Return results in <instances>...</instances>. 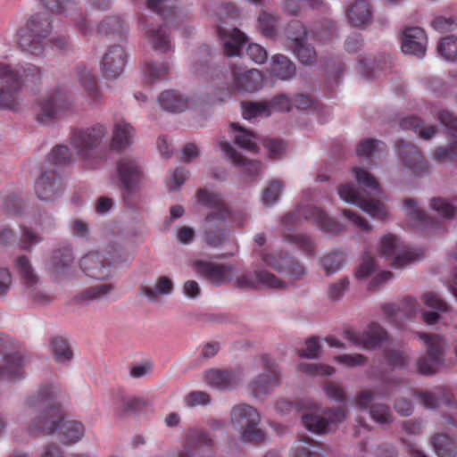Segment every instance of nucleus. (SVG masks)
I'll return each instance as SVG.
<instances>
[{
    "label": "nucleus",
    "mask_w": 457,
    "mask_h": 457,
    "mask_svg": "<svg viewBox=\"0 0 457 457\" xmlns=\"http://www.w3.org/2000/svg\"><path fill=\"white\" fill-rule=\"evenodd\" d=\"M431 444L438 457H457V446L454 440L445 434H436Z\"/></svg>",
    "instance_id": "49530a36"
},
{
    "label": "nucleus",
    "mask_w": 457,
    "mask_h": 457,
    "mask_svg": "<svg viewBox=\"0 0 457 457\" xmlns=\"http://www.w3.org/2000/svg\"><path fill=\"white\" fill-rule=\"evenodd\" d=\"M403 212L408 218L410 226L426 229L432 227L431 221L426 215L425 212L420 207L417 200L408 198L404 201Z\"/></svg>",
    "instance_id": "c9c22d12"
},
{
    "label": "nucleus",
    "mask_w": 457,
    "mask_h": 457,
    "mask_svg": "<svg viewBox=\"0 0 457 457\" xmlns=\"http://www.w3.org/2000/svg\"><path fill=\"white\" fill-rule=\"evenodd\" d=\"M218 145L225 159L231 162L233 164L242 166L244 171L251 175L257 174L261 170V163L256 161L245 160L238 154L229 143L225 141H219Z\"/></svg>",
    "instance_id": "473e14b6"
},
{
    "label": "nucleus",
    "mask_w": 457,
    "mask_h": 457,
    "mask_svg": "<svg viewBox=\"0 0 457 457\" xmlns=\"http://www.w3.org/2000/svg\"><path fill=\"white\" fill-rule=\"evenodd\" d=\"M104 256L110 265V268L115 264L126 262L129 258V253L124 248L114 245L107 247Z\"/></svg>",
    "instance_id": "774afa93"
},
{
    "label": "nucleus",
    "mask_w": 457,
    "mask_h": 457,
    "mask_svg": "<svg viewBox=\"0 0 457 457\" xmlns=\"http://www.w3.org/2000/svg\"><path fill=\"white\" fill-rule=\"evenodd\" d=\"M219 36L228 56H238L247 40L245 34L237 28L220 29Z\"/></svg>",
    "instance_id": "c756f323"
},
{
    "label": "nucleus",
    "mask_w": 457,
    "mask_h": 457,
    "mask_svg": "<svg viewBox=\"0 0 457 457\" xmlns=\"http://www.w3.org/2000/svg\"><path fill=\"white\" fill-rule=\"evenodd\" d=\"M337 194L344 202L358 206L372 218L384 220L389 214L384 204L363 195L353 184L347 183L339 186L337 187Z\"/></svg>",
    "instance_id": "0eeeda50"
},
{
    "label": "nucleus",
    "mask_w": 457,
    "mask_h": 457,
    "mask_svg": "<svg viewBox=\"0 0 457 457\" xmlns=\"http://www.w3.org/2000/svg\"><path fill=\"white\" fill-rule=\"evenodd\" d=\"M428 37L425 31L419 27L408 28L402 37V50L404 54L422 58L427 51Z\"/></svg>",
    "instance_id": "cd10ccee"
},
{
    "label": "nucleus",
    "mask_w": 457,
    "mask_h": 457,
    "mask_svg": "<svg viewBox=\"0 0 457 457\" xmlns=\"http://www.w3.org/2000/svg\"><path fill=\"white\" fill-rule=\"evenodd\" d=\"M19 74L11 64L0 62V109L18 112L21 108Z\"/></svg>",
    "instance_id": "423d86ee"
},
{
    "label": "nucleus",
    "mask_w": 457,
    "mask_h": 457,
    "mask_svg": "<svg viewBox=\"0 0 457 457\" xmlns=\"http://www.w3.org/2000/svg\"><path fill=\"white\" fill-rule=\"evenodd\" d=\"M12 66L13 68V71H15L17 74H19V82L21 83V85H22L25 81L37 79L41 75L40 68L31 63Z\"/></svg>",
    "instance_id": "69168bd1"
},
{
    "label": "nucleus",
    "mask_w": 457,
    "mask_h": 457,
    "mask_svg": "<svg viewBox=\"0 0 457 457\" xmlns=\"http://www.w3.org/2000/svg\"><path fill=\"white\" fill-rule=\"evenodd\" d=\"M16 269L20 276L22 278L25 287L28 285H34V283L38 280L30 262L26 256L17 258Z\"/></svg>",
    "instance_id": "6e6d98bb"
},
{
    "label": "nucleus",
    "mask_w": 457,
    "mask_h": 457,
    "mask_svg": "<svg viewBox=\"0 0 457 457\" xmlns=\"http://www.w3.org/2000/svg\"><path fill=\"white\" fill-rule=\"evenodd\" d=\"M303 216L306 220H312L319 226L321 231L328 234H337L344 229V226L337 220L328 217L321 210L316 207H308L307 209H298L295 214L285 217V226L289 225L292 220Z\"/></svg>",
    "instance_id": "aec40b11"
},
{
    "label": "nucleus",
    "mask_w": 457,
    "mask_h": 457,
    "mask_svg": "<svg viewBox=\"0 0 457 457\" xmlns=\"http://www.w3.org/2000/svg\"><path fill=\"white\" fill-rule=\"evenodd\" d=\"M270 73L277 79L288 80L295 75V65L286 55L277 54L271 57Z\"/></svg>",
    "instance_id": "58836bf2"
},
{
    "label": "nucleus",
    "mask_w": 457,
    "mask_h": 457,
    "mask_svg": "<svg viewBox=\"0 0 457 457\" xmlns=\"http://www.w3.org/2000/svg\"><path fill=\"white\" fill-rule=\"evenodd\" d=\"M113 290L112 284H101L91 287L81 294V300L93 301L100 300L109 295Z\"/></svg>",
    "instance_id": "0e129e2a"
},
{
    "label": "nucleus",
    "mask_w": 457,
    "mask_h": 457,
    "mask_svg": "<svg viewBox=\"0 0 457 457\" xmlns=\"http://www.w3.org/2000/svg\"><path fill=\"white\" fill-rule=\"evenodd\" d=\"M71 102L67 96L60 90L49 93L43 96L37 105V119L42 124H47L58 119L63 112L68 110Z\"/></svg>",
    "instance_id": "9d476101"
},
{
    "label": "nucleus",
    "mask_w": 457,
    "mask_h": 457,
    "mask_svg": "<svg viewBox=\"0 0 457 457\" xmlns=\"http://www.w3.org/2000/svg\"><path fill=\"white\" fill-rule=\"evenodd\" d=\"M345 411L342 409L329 410L320 414L317 410L305 413L302 416L303 424L311 432L315 434H325L328 432L333 425L344 421Z\"/></svg>",
    "instance_id": "4468645a"
},
{
    "label": "nucleus",
    "mask_w": 457,
    "mask_h": 457,
    "mask_svg": "<svg viewBox=\"0 0 457 457\" xmlns=\"http://www.w3.org/2000/svg\"><path fill=\"white\" fill-rule=\"evenodd\" d=\"M173 291L172 281L165 276L160 277L155 284L154 287H142L140 288V294L146 297L149 301L154 302L157 300L158 295H167Z\"/></svg>",
    "instance_id": "a18cd8bd"
},
{
    "label": "nucleus",
    "mask_w": 457,
    "mask_h": 457,
    "mask_svg": "<svg viewBox=\"0 0 457 457\" xmlns=\"http://www.w3.org/2000/svg\"><path fill=\"white\" fill-rule=\"evenodd\" d=\"M116 174L125 193L131 194L139 190L138 185L143 179V171L137 160L129 157L120 158L116 163Z\"/></svg>",
    "instance_id": "ddd939ff"
},
{
    "label": "nucleus",
    "mask_w": 457,
    "mask_h": 457,
    "mask_svg": "<svg viewBox=\"0 0 457 457\" xmlns=\"http://www.w3.org/2000/svg\"><path fill=\"white\" fill-rule=\"evenodd\" d=\"M58 431L64 445H73L85 436V426L79 420H67L63 415Z\"/></svg>",
    "instance_id": "f704fd0d"
},
{
    "label": "nucleus",
    "mask_w": 457,
    "mask_h": 457,
    "mask_svg": "<svg viewBox=\"0 0 457 457\" xmlns=\"http://www.w3.org/2000/svg\"><path fill=\"white\" fill-rule=\"evenodd\" d=\"M16 269L20 276L22 278L25 287L28 285H34V283L38 280L30 262L26 256L17 258Z\"/></svg>",
    "instance_id": "4d7b16f0"
},
{
    "label": "nucleus",
    "mask_w": 457,
    "mask_h": 457,
    "mask_svg": "<svg viewBox=\"0 0 457 457\" xmlns=\"http://www.w3.org/2000/svg\"><path fill=\"white\" fill-rule=\"evenodd\" d=\"M52 25L49 17L37 14L30 17L17 32V43L21 49L29 54L41 56L51 43L57 47L65 46L63 38L51 35Z\"/></svg>",
    "instance_id": "f03ea898"
},
{
    "label": "nucleus",
    "mask_w": 457,
    "mask_h": 457,
    "mask_svg": "<svg viewBox=\"0 0 457 457\" xmlns=\"http://www.w3.org/2000/svg\"><path fill=\"white\" fill-rule=\"evenodd\" d=\"M345 337L354 346L371 349L386 340L387 334L378 324L372 323L363 331H345Z\"/></svg>",
    "instance_id": "b1692460"
},
{
    "label": "nucleus",
    "mask_w": 457,
    "mask_h": 457,
    "mask_svg": "<svg viewBox=\"0 0 457 457\" xmlns=\"http://www.w3.org/2000/svg\"><path fill=\"white\" fill-rule=\"evenodd\" d=\"M284 183L280 180H272L263 189L261 200L266 207L273 206L279 199L283 189Z\"/></svg>",
    "instance_id": "3c124183"
},
{
    "label": "nucleus",
    "mask_w": 457,
    "mask_h": 457,
    "mask_svg": "<svg viewBox=\"0 0 457 457\" xmlns=\"http://www.w3.org/2000/svg\"><path fill=\"white\" fill-rule=\"evenodd\" d=\"M160 106L170 112H181L187 108L188 101L180 93L167 90L162 93L158 98Z\"/></svg>",
    "instance_id": "ea45409f"
},
{
    "label": "nucleus",
    "mask_w": 457,
    "mask_h": 457,
    "mask_svg": "<svg viewBox=\"0 0 457 457\" xmlns=\"http://www.w3.org/2000/svg\"><path fill=\"white\" fill-rule=\"evenodd\" d=\"M262 261L279 273L284 274L290 280L301 278L304 273V268L295 260L281 253L263 251L261 253Z\"/></svg>",
    "instance_id": "a211bd4d"
},
{
    "label": "nucleus",
    "mask_w": 457,
    "mask_h": 457,
    "mask_svg": "<svg viewBox=\"0 0 457 457\" xmlns=\"http://www.w3.org/2000/svg\"><path fill=\"white\" fill-rule=\"evenodd\" d=\"M379 251L382 256L395 268H403L418 258V254L406 247L398 237L392 234L379 240Z\"/></svg>",
    "instance_id": "6e6552de"
},
{
    "label": "nucleus",
    "mask_w": 457,
    "mask_h": 457,
    "mask_svg": "<svg viewBox=\"0 0 457 457\" xmlns=\"http://www.w3.org/2000/svg\"><path fill=\"white\" fill-rule=\"evenodd\" d=\"M376 394L371 390H362L355 397L356 405L363 410L369 411L370 418L379 425H386L393 421V415L390 408L383 403H375Z\"/></svg>",
    "instance_id": "4be33fe9"
},
{
    "label": "nucleus",
    "mask_w": 457,
    "mask_h": 457,
    "mask_svg": "<svg viewBox=\"0 0 457 457\" xmlns=\"http://www.w3.org/2000/svg\"><path fill=\"white\" fill-rule=\"evenodd\" d=\"M194 270L210 280L215 286H220L232 280L235 269L228 264H220L206 261L193 262Z\"/></svg>",
    "instance_id": "412c9836"
},
{
    "label": "nucleus",
    "mask_w": 457,
    "mask_h": 457,
    "mask_svg": "<svg viewBox=\"0 0 457 457\" xmlns=\"http://www.w3.org/2000/svg\"><path fill=\"white\" fill-rule=\"evenodd\" d=\"M261 362L265 370L251 384L253 394L257 397L268 394L280 384V372L275 361L270 356L262 355Z\"/></svg>",
    "instance_id": "6ab92c4d"
},
{
    "label": "nucleus",
    "mask_w": 457,
    "mask_h": 457,
    "mask_svg": "<svg viewBox=\"0 0 457 457\" xmlns=\"http://www.w3.org/2000/svg\"><path fill=\"white\" fill-rule=\"evenodd\" d=\"M372 14L370 4L364 0H354L345 11L347 21L355 27L367 26L371 21Z\"/></svg>",
    "instance_id": "7c9ffc66"
},
{
    "label": "nucleus",
    "mask_w": 457,
    "mask_h": 457,
    "mask_svg": "<svg viewBox=\"0 0 457 457\" xmlns=\"http://www.w3.org/2000/svg\"><path fill=\"white\" fill-rule=\"evenodd\" d=\"M127 54L122 46L114 45L109 47L101 61V70L105 78L115 79L119 78L126 66Z\"/></svg>",
    "instance_id": "393cba45"
},
{
    "label": "nucleus",
    "mask_w": 457,
    "mask_h": 457,
    "mask_svg": "<svg viewBox=\"0 0 457 457\" xmlns=\"http://www.w3.org/2000/svg\"><path fill=\"white\" fill-rule=\"evenodd\" d=\"M383 310L392 323L399 328H403L406 320L413 319L421 312V305L416 299L410 297L404 300L402 307L390 303L386 304Z\"/></svg>",
    "instance_id": "bb28decb"
},
{
    "label": "nucleus",
    "mask_w": 457,
    "mask_h": 457,
    "mask_svg": "<svg viewBox=\"0 0 457 457\" xmlns=\"http://www.w3.org/2000/svg\"><path fill=\"white\" fill-rule=\"evenodd\" d=\"M197 201L212 209L206 216L204 224V240L211 247L220 246L225 240L223 229L220 227L229 216L230 212L220 195L200 189Z\"/></svg>",
    "instance_id": "7ed1b4c3"
},
{
    "label": "nucleus",
    "mask_w": 457,
    "mask_h": 457,
    "mask_svg": "<svg viewBox=\"0 0 457 457\" xmlns=\"http://www.w3.org/2000/svg\"><path fill=\"white\" fill-rule=\"evenodd\" d=\"M437 52L448 62L457 61V37L450 36L442 38L437 44Z\"/></svg>",
    "instance_id": "864d4df0"
},
{
    "label": "nucleus",
    "mask_w": 457,
    "mask_h": 457,
    "mask_svg": "<svg viewBox=\"0 0 457 457\" xmlns=\"http://www.w3.org/2000/svg\"><path fill=\"white\" fill-rule=\"evenodd\" d=\"M429 207L443 219H453L456 213L455 204L448 199L434 197L430 200Z\"/></svg>",
    "instance_id": "8fccbe9b"
},
{
    "label": "nucleus",
    "mask_w": 457,
    "mask_h": 457,
    "mask_svg": "<svg viewBox=\"0 0 457 457\" xmlns=\"http://www.w3.org/2000/svg\"><path fill=\"white\" fill-rule=\"evenodd\" d=\"M24 362L18 353L5 356L0 364V379L15 380L22 377Z\"/></svg>",
    "instance_id": "4c0bfd02"
},
{
    "label": "nucleus",
    "mask_w": 457,
    "mask_h": 457,
    "mask_svg": "<svg viewBox=\"0 0 457 457\" xmlns=\"http://www.w3.org/2000/svg\"><path fill=\"white\" fill-rule=\"evenodd\" d=\"M433 160L437 162L450 161L457 165V138L454 139L447 147L439 146L435 149Z\"/></svg>",
    "instance_id": "052dcab7"
},
{
    "label": "nucleus",
    "mask_w": 457,
    "mask_h": 457,
    "mask_svg": "<svg viewBox=\"0 0 457 457\" xmlns=\"http://www.w3.org/2000/svg\"><path fill=\"white\" fill-rule=\"evenodd\" d=\"M43 5L56 13H65L72 21L79 32L87 37L92 34V28L88 24L86 17L78 11V0H40Z\"/></svg>",
    "instance_id": "f8f14e48"
},
{
    "label": "nucleus",
    "mask_w": 457,
    "mask_h": 457,
    "mask_svg": "<svg viewBox=\"0 0 457 457\" xmlns=\"http://www.w3.org/2000/svg\"><path fill=\"white\" fill-rule=\"evenodd\" d=\"M74 263L73 250L69 245H62L54 250L46 263L49 273L56 279L69 278L72 276Z\"/></svg>",
    "instance_id": "f3484780"
},
{
    "label": "nucleus",
    "mask_w": 457,
    "mask_h": 457,
    "mask_svg": "<svg viewBox=\"0 0 457 457\" xmlns=\"http://www.w3.org/2000/svg\"><path fill=\"white\" fill-rule=\"evenodd\" d=\"M242 372L239 370H210L204 373L205 382L218 389L232 388L242 382Z\"/></svg>",
    "instance_id": "c85d7f7f"
},
{
    "label": "nucleus",
    "mask_w": 457,
    "mask_h": 457,
    "mask_svg": "<svg viewBox=\"0 0 457 457\" xmlns=\"http://www.w3.org/2000/svg\"><path fill=\"white\" fill-rule=\"evenodd\" d=\"M79 265L86 276L94 279L104 280L112 274V268H110L104 253L97 251H91L84 254L79 259Z\"/></svg>",
    "instance_id": "5701e85b"
},
{
    "label": "nucleus",
    "mask_w": 457,
    "mask_h": 457,
    "mask_svg": "<svg viewBox=\"0 0 457 457\" xmlns=\"http://www.w3.org/2000/svg\"><path fill=\"white\" fill-rule=\"evenodd\" d=\"M107 136L108 128L104 124H96L76 131L71 137V145L81 160H94L99 157Z\"/></svg>",
    "instance_id": "20e7f679"
},
{
    "label": "nucleus",
    "mask_w": 457,
    "mask_h": 457,
    "mask_svg": "<svg viewBox=\"0 0 457 457\" xmlns=\"http://www.w3.org/2000/svg\"><path fill=\"white\" fill-rule=\"evenodd\" d=\"M353 173L357 183L374 194L379 193V184L377 179L366 169L355 167Z\"/></svg>",
    "instance_id": "603ef678"
},
{
    "label": "nucleus",
    "mask_w": 457,
    "mask_h": 457,
    "mask_svg": "<svg viewBox=\"0 0 457 457\" xmlns=\"http://www.w3.org/2000/svg\"><path fill=\"white\" fill-rule=\"evenodd\" d=\"M51 345L55 361L65 363L72 358V353L63 338L56 337L53 339Z\"/></svg>",
    "instance_id": "bf43d9fd"
},
{
    "label": "nucleus",
    "mask_w": 457,
    "mask_h": 457,
    "mask_svg": "<svg viewBox=\"0 0 457 457\" xmlns=\"http://www.w3.org/2000/svg\"><path fill=\"white\" fill-rule=\"evenodd\" d=\"M235 143L241 148L256 153L258 151L257 136L250 130H247L237 123L230 125Z\"/></svg>",
    "instance_id": "79ce46f5"
},
{
    "label": "nucleus",
    "mask_w": 457,
    "mask_h": 457,
    "mask_svg": "<svg viewBox=\"0 0 457 457\" xmlns=\"http://www.w3.org/2000/svg\"><path fill=\"white\" fill-rule=\"evenodd\" d=\"M417 336L426 345L428 357L433 361L443 362V356L448 347L446 340L435 334L418 333Z\"/></svg>",
    "instance_id": "e433bc0d"
},
{
    "label": "nucleus",
    "mask_w": 457,
    "mask_h": 457,
    "mask_svg": "<svg viewBox=\"0 0 457 457\" xmlns=\"http://www.w3.org/2000/svg\"><path fill=\"white\" fill-rule=\"evenodd\" d=\"M242 114L244 119L252 120L268 117L271 111L267 102H245L242 104Z\"/></svg>",
    "instance_id": "09e8293b"
},
{
    "label": "nucleus",
    "mask_w": 457,
    "mask_h": 457,
    "mask_svg": "<svg viewBox=\"0 0 457 457\" xmlns=\"http://www.w3.org/2000/svg\"><path fill=\"white\" fill-rule=\"evenodd\" d=\"M128 30V24L118 15L107 16L97 25L96 31L100 36L120 35Z\"/></svg>",
    "instance_id": "a19ab883"
},
{
    "label": "nucleus",
    "mask_w": 457,
    "mask_h": 457,
    "mask_svg": "<svg viewBox=\"0 0 457 457\" xmlns=\"http://www.w3.org/2000/svg\"><path fill=\"white\" fill-rule=\"evenodd\" d=\"M287 46L292 49L298 60L303 65H313L317 55L314 48L304 41L306 29L299 21H295L288 26Z\"/></svg>",
    "instance_id": "9b49d317"
},
{
    "label": "nucleus",
    "mask_w": 457,
    "mask_h": 457,
    "mask_svg": "<svg viewBox=\"0 0 457 457\" xmlns=\"http://www.w3.org/2000/svg\"><path fill=\"white\" fill-rule=\"evenodd\" d=\"M63 393L54 385L45 386L29 396L27 407L32 420L27 428L31 435H53L59 430L63 412L59 406Z\"/></svg>",
    "instance_id": "f257e3e1"
},
{
    "label": "nucleus",
    "mask_w": 457,
    "mask_h": 457,
    "mask_svg": "<svg viewBox=\"0 0 457 457\" xmlns=\"http://www.w3.org/2000/svg\"><path fill=\"white\" fill-rule=\"evenodd\" d=\"M396 153L399 162L407 173L421 176L428 172L430 168L428 162L413 144L399 140L396 144Z\"/></svg>",
    "instance_id": "1a4fd4ad"
},
{
    "label": "nucleus",
    "mask_w": 457,
    "mask_h": 457,
    "mask_svg": "<svg viewBox=\"0 0 457 457\" xmlns=\"http://www.w3.org/2000/svg\"><path fill=\"white\" fill-rule=\"evenodd\" d=\"M345 263V257L342 253H330L323 257L321 265L328 275L339 271Z\"/></svg>",
    "instance_id": "680f3d73"
},
{
    "label": "nucleus",
    "mask_w": 457,
    "mask_h": 457,
    "mask_svg": "<svg viewBox=\"0 0 457 457\" xmlns=\"http://www.w3.org/2000/svg\"><path fill=\"white\" fill-rule=\"evenodd\" d=\"M312 35L317 42L326 44L337 37V26L330 20H320L313 24Z\"/></svg>",
    "instance_id": "37998d69"
},
{
    "label": "nucleus",
    "mask_w": 457,
    "mask_h": 457,
    "mask_svg": "<svg viewBox=\"0 0 457 457\" xmlns=\"http://www.w3.org/2000/svg\"><path fill=\"white\" fill-rule=\"evenodd\" d=\"M77 75L81 87L87 93V96L91 101H97L101 97L94 76L86 66H78Z\"/></svg>",
    "instance_id": "de8ad7c7"
},
{
    "label": "nucleus",
    "mask_w": 457,
    "mask_h": 457,
    "mask_svg": "<svg viewBox=\"0 0 457 457\" xmlns=\"http://www.w3.org/2000/svg\"><path fill=\"white\" fill-rule=\"evenodd\" d=\"M384 150L385 145L382 142L374 139H366L358 145L356 154L359 157L370 159L374 157L377 153H380Z\"/></svg>",
    "instance_id": "13d9d810"
},
{
    "label": "nucleus",
    "mask_w": 457,
    "mask_h": 457,
    "mask_svg": "<svg viewBox=\"0 0 457 457\" xmlns=\"http://www.w3.org/2000/svg\"><path fill=\"white\" fill-rule=\"evenodd\" d=\"M211 49L207 46H202L192 57V71L196 75H202L208 70Z\"/></svg>",
    "instance_id": "5fc2aeb1"
},
{
    "label": "nucleus",
    "mask_w": 457,
    "mask_h": 457,
    "mask_svg": "<svg viewBox=\"0 0 457 457\" xmlns=\"http://www.w3.org/2000/svg\"><path fill=\"white\" fill-rule=\"evenodd\" d=\"M170 71V66L167 62H150L145 67L144 73L149 81L164 79Z\"/></svg>",
    "instance_id": "e2e57ef3"
},
{
    "label": "nucleus",
    "mask_w": 457,
    "mask_h": 457,
    "mask_svg": "<svg viewBox=\"0 0 457 457\" xmlns=\"http://www.w3.org/2000/svg\"><path fill=\"white\" fill-rule=\"evenodd\" d=\"M140 25L145 30V39L152 48L161 53H167L171 50V42L164 28L147 29V20L145 18L140 20Z\"/></svg>",
    "instance_id": "2f4dec72"
},
{
    "label": "nucleus",
    "mask_w": 457,
    "mask_h": 457,
    "mask_svg": "<svg viewBox=\"0 0 457 457\" xmlns=\"http://www.w3.org/2000/svg\"><path fill=\"white\" fill-rule=\"evenodd\" d=\"M35 191L39 199L54 201L63 193L62 180L54 170H47L37 180Z\"/></svg>",
    "instance_id": "a878e982"
},
{
    "label": "nucleus",
    "mask_w": 457,
    "mask_h": 457,
    "mask_svg": "<svg viewBox=\"0 0 457 457\" xmlns=\"http://www.w3.org/2000/svg\"><path fill=\"white\" fill-rule=\"evenodd\" d=\"M231 88L240 94L254 93L263 86V76L257 69H245L240 66L231 68Z\"/></svg>",
    "instance_id": "dca6fc26"
},
{
    "label": "nucleus",
    "mask_w": 457,
    "mask_h": 457,
    "mask_svg": "<svg viewBox=\"0 0 457 457\" xmlns=\"http://www.w3.org/2000/svg\"><path fill=\"white\" fill-rule=\"evenodd\" d=\"M291 452L293 457H324L319 445L309 437L297 440Z\"/></svg>",
    "instance_id": "c03bdc74"
},
{
    "label": "nucleus",
    "mask_w": 457,
    "mask_h": 457,
    "mask_svg": "<svg viewBox=\"0 0 457 457\" xmlns=\"http://www.w3.org/2000/svg\"><path fill=\"white\" fill-rule=\"evenodd\" d=\"M134 134V129L129 123L124 120L116 122L112 128L111 148L120 151L129 147L133 142Z\"/></svg>",
    "instance_id": "72a5a7b5"
},
{
    "label": "nucleus",
    "mask_w": 457,
    "mask_h": 457,
    "mask_svg": "<svg viewBox=\"0 0 457 457\" xmlns=\"http://www.w3.org/2000/svg\"><path fill=\"white\" fill-rule=\"evenodd\" d=\"M289 281L281 280L274 274L260 270L255 272H244L236 279V287L242 289H252L258 287H268L274 289L285 288Z\"/></svg>",
    "instance_id": "2eb2a0df"
},
{
    "label": "nucleus",
    "mask_w": 457,
    "mask_h": 457,
    "mask_svg": "<svg viewBox=\"0 0 457 457\" xmlns=\"http://www.w3.org/2000/svg\"><path fill=\"white\" fill-rule=\"evenodd\" d=\"M231 421L239 430L243 442L260 443L264 441V432L258 428L260 415L253 407L245 403L234 406L231 411Z\"/></svg>",
    "instance_id": "39448f33"
},
{
    "label": "nucleus",
    "mask_w": 457,
    "mask_h": 457,
    "mask_svg": "<svg viewBox=\"0 0 457 457\" xmlns=\"http://www.w3.org/2000/svg\"><path fill=\"white\" fill-rule=\"evenodd\" d=\"M377 270L378 264L376 260L369 254H365L361 262L356 269L355 276L358 279H365L376 273Z\"/></svg>",
    "instance_id": "338daca9"
}]
</instances>
